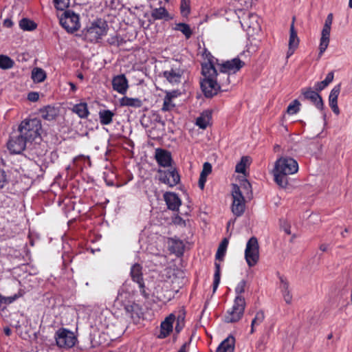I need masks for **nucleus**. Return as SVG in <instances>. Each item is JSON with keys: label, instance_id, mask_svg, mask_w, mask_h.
Returning a JSON list of instances; mask_svg holds the SVG:
<instances>
[{"label": "nucleus", "instance_id": "1", "mask_svg": "<svg viewBox=\"0 0 352 352\" xmlns=\"http://www.w3.org/2000/svg\"><path fill=\"white\" fill-rule=\"evenodd\" d=\"M208 56V62L201 64V74L204 78L201 80L200 85L204 96L211 98L218 94L222 87L228 84L221 78L217 80L218 73L212 62L213 57L210 53Z\"/></svg>", "mask_w": 352, "mask_h": 352}, {"label": "nucleus", "instance_id": "2", "mask_svg": "<svg viewBox=\"0 0 352 352\" xmlns=\"http://www.w3.org/2000/svg\"><path fill=\"white\" fill-rule=\"evenodd\" d=\"M298 170L297 162L291 157H280L275 163L274 176L275 182L282 188L288 184V175L296 173Z\"/></svg>", "mask_w": 352, "mask_h": 352}, {"label": "nucleus", "instance_id": "3", "mask_svg": "<svg viewBox=\"0 0 352 352\" xmlns=\"http://www.w3.org/2000/svg\"><path fill=\"white\" fill-rule=\"evenodd\" d=\"M41 129V122L38 118L25 119L19 126L18 131L26 141L32 143L36 138L40 137Z\"/></svg>", "mask_w": 352, "mask_h": 352}, {"label": "nucleus", "instance_id": "4", "mask_svg": "<svg viewBox=\"0 0 352 352\" xmlns=\"http://www.w3.org/2000/svg\"><path fill=\"white\" fill-rule=\"evenodd\" d=\"M107 32V24L101 19L93 22L91 25L84 30V35L86 40L96 43Z\"/></svg>", "mask_w": 352, "mask_h": 352}, {"label": "nucleus", "instance_id": "5", "mask_svg": "<svg viewBox=\"0 0 352 352\" xmlns=\"http://www.w3.org/2000/svg\"><path fill=\"white\" fill-rule=\"evenodd\" d=\"M245 305L244 297L242 296H236L232 308L228 310L225 316V322L234 323L239 321L243 316Z\"/></svg>", "mask_w": 352, "mask_h": 352}, {"label": "nucleus", "instance_id": "6", "mask_svg": "<svg viewBox=\"0 0 352 352\" xmlns=\"http://www.w3.org/2000/svg\"><path fill=\"white\" fill-rule=\"evenodd\" d=\"M232 197L231 210L236 217H241L245 210V200L240 187L237 184H232Z\"/></svg>", "mask_w": 352, "mask_h": 352}, {"label": "nucleus", "instance_id": "7", "mask_svg": "<svg viewBox=\"0 0 352 352\" xmlns=\"http://www.w3.org/2000/svg\"><path fill=\"white\" fill-rule=\"evenodd\" d=\"M54 338L56 345L63 349H70L75 345L76 342V338L74 333L65 328L58 329L55 333Z\"/></svg>", "mask_w": 352, "mask_h": 352}, {"label": "nucleus", "instance_id": "8", "mask_svg": "<svg viewBox=\"0 0 352 352\" xmlns=\"http://www.w3.org/2000/svg\"><path fill=\"white\" fill-rule=\"evenodd\" d=\"M245 258L249 267L254 266L259 260V245L255 236H252L246 244Z\"/></svg>", "mask_w": 352, "mask_h": 352}, {"label": "nucleus", "instance_id": "9", "mask_svg": "<svg viewBox=\"0 0 352 352\" xmlns=\"http://www.w3.org/2000/svg\"><path fill=\"white\" fill-rule=\"evenodd\" d=\"M60 23L68 32H74L80 28L79 16L73 11L65 10L60 18Z\"/></svg>", "mask_w": 352, "mask_h": 352}, {"label": "nucleus", "instance_id": "10", "mask_svg": "<svg viewBox=\"0 0 352 352\" xmlns=\"http://www.w3.org/2000/svg\"><path fill=\"white\" fill-rule=\"evenodd\" d=\"M245 63L239 58H234L220 65V72L226 78V82L230 83V74H235L239 71Z\"/></svg>", "mask_w": 352, "mask_h": 352}, {"label": "nucleus", "instance_id": "11", "mask_svg": "<svg viewBox=\"0 0 352 352\" xmlns=\"http://www.w3.org/2000/svg\"><path fill=\"white\" fill-rule=\"evenodd\" d=\"M28 143V141H26L24 137L17 131L10 137L7 146L12 153L19 154L25 149Z\"/></svg>", "mask_w": 352, "mask_h": 352}, {"label": "nucleus", "instance_id": "12", "mask_svg": "<svg viewBox=\"0 0 352 352\" xmlns=\"http://www.w3.org/2000/svg\"><path fill=\"white\" fill-rule=\"evenodd\" d=\"M130 276L133 282L138 284L141 294L146 298H149V294L146 292L143 278L142 266L139 263L133 264L131 267Z\"/></svg>", "mask_w": 352, "mask_h": 352}, {"label": "nucleus", "instance_id": "13", "mask_svg": "<svg viewBox=\"0 0 352 352\" xmlns=\"http://www.w3.org/2000/svg\"><path fill=\"white\" fill-rule=\"evenodd\" d=\"M333 21V14L330 13L328 14L324 25L323 26L322 33H321V38H320V46H319V54L318 56L319 58L321 57V56L323 54V53L327 50L329 43V36H330V32H331V25L332 24Z\"/></svg>", "mask_w": 352, "mask_h": 352}, {"label": "nucleus", "instance_id": "14", "mask_svg": "<svg viewBox=\"0 0 352 352\" xmlns=\"http://www.w3.org/2000/svg\"><path fill=\"white\" fill-rule=\"evenodd\" d=\"M129 294L127 292H119L116 299L114 301V306L118 308L122 307L125 312L133 317V314L138 307V305L130 301H126Z\"/></svg>", "mask_w": 352, "mask_h": 352}, {"label": "nucleus", "instance_id": "15", "mask_svg": "<svg viewBox=\"0 0 352 352\" xmlns=\"http://www.w3.org/2000/svg\"><path fill=\"white\" fill-rule=\"evenodd\" d=\"M258 20V16L257 14L248 12L243 14L240 23L244 30L248 31L252 29L254 31L260 28Z\"/></svg>", "mask_w": 352, "mask_h": 352}, {"label": "nucleus", "instance_id": "16", "mask_svg": "<svg viewBox=\"0 0 352 352\" xmlns=\"http://www.w3.org/2000/svg\"><path fill=\"white\" fill-rule=\"evenodd\" d=\"M159 173L162 174L160 180L170 187L176 186L180 181V176L175 168L164 171L160 170Z\"/></svg>", "mask_w": 352, "mask_h": 352}, {"label": "nucleus", "instance_id": "17", "mask_svg": "<svg viewBox=\"0 0 352 352\" xmlns=\"http://www.w3.org/2000/svg\"><path fill=\"white\" fill-rule=\"evenodd\" d=\"M183 74L184 70L176 65H173L170 69L163 72L162 74L163 77L173 85L179 83Z\"/></svg>", "mask_w": 352, "mask_h": 352}, {"label": "nucleus", "instance_id": "18", "mask_svg": "<svg viewBox=\"0 0 352 352\" xmlns=\"http://www.w3.org/2000/svg\"><path fill=\"white\" fill-rule=\"evenodd\" d=\"M301 94L305 99L310 100L318 109H323L322 98L317 91H313L311 88H305L301 90Z\"/></svg>", "mask_w": 352, "mask_h": 352}, {"label": "nucleus", "instance_id": "19", "mask_svg": "<svg viewBox=\"0 0 352 352\" xmlns=\"http://www.w3.org/2000/svg\"><path fill=\"white\" fill-rule=\"evenodd\" d=\"M164 199L167 205L168 209L173 211L179 210L182 201L176 193L166 192L164 194Z\"/></svg>", "mask_w": 352, "mask_h": 352}, {"label": "nucleus", "instance_id": "20", "mask_svg": "<svg viewBox=\"0 0 352 352\" xmlns=\"http://www.w3.org/2000/svg\"><path fill=\"white\" fill-rule=\"evenodd\" d=\"M155 159L158 164L163 167H168L171 165L172 157L169 151L157 148L155 151Z\"/></svg>", "mask_w": 352, "mask_h": 352}, {"label": "nucleus", "instance_id": "21", "mask_svg": "<svg viewBox=\"0 0 352 352\" xmlns=\"http://www.w3.org/2000/svg\"><path fill=\"white\" fill-rule=\"evenodd\" d=\"M112 86L115 91L124 94L128 89V80L124 74L115 76L112 80Z\"/></svg>", "mask_w": 352, "mask_h": 352}, {"label": "nucleus", "instance_id": "22", "mask_svg": "<svg viewBox=\"0 0 352 352\" xmlns=\"http://www.w3.org/2000/svg\"><path fill=\"white\" fill-rule=\"evenodd\" d=\"M341 84L336 85L329 94V103L333 113L336 115L340 113V109L338 106V98L340 92Z\"/></svg>", "mask_w": 352, "mask_h": 352}, {"label": "nucleus", "instance_id": "23", "mask_svg": "<svg viewBox=\"0 0 352 352\" xmlns=\"http://www.w3.org/2000/svg\"><path fill=\"white\" fill-rule=\"evenodd\" d=\"M175 320V315L171 314L166 318L164 321L161 323V331L159 336L160 338H164L167 337L173 331V324Z\"/></svg>", "mask_w": 352, "mask_h": 352}, {"label": "nucleus", "instance_id": "24", "mask_svg": "<svg viewBox=\"0 0 352 352\" xmlns=\"http://www.w3.org/2000/svg\"><path fill=\"white\" fill-rule=\"evenodd\" d=\"M151 17L153 21L156 20H164L169 21L171 19L168 12L164 7H160L158 8H154L151 10Z\"/></svg>", "mask_w": 352, "mask_h": 352}, {"label": "nucleus", "instance_id": "25", "mask_svg": "<svg viewBox=\"0 0 352 352\" xmlns=\"http://www.w3.org/2000/svg\"><path fill=\"white\" fill-rule=\"evenodd\" d=\"M235 339L230 336L217 347L216 352H234Z\"/></svg>", "mask_w": 352, "mask_h": 352}, {"label": "nucleus", "instance_id": "26", "mask_svg": "<svg viewBox=\"0 0 352 352\" xmlns=\"http://www.w3.org/2000/svg\"><path fill=\"white\" fill-rule=\"evenodd\" d=\"M279 279L280 281V288L283 293L284 300L287 304H290L292 300V296L289 289V283L283 276H280Z\"/></svg>", "mask_w": 352, "mask_h": 352}, {"label": "nucleus", "instance_id": "27", "mask_svg": "<svg viewBox=\"0 0 352 352\" xmlns=\"http://www.w3.org/2000/svg\"><path fill=\"white\" fill-rule=\"evenodd\" d=\"M98 116L102 125H109L113 122L115 113L109 109H101L98 113Z\"/></svg>", "mask_w": 352, "mask_h": 352}, {"label": "nucleus", "instance_id": "28", "mask_svg": "<svg viewBox=\"0 0 352 352\" xmlns=\"http://www.w3.org/2000/svg\"><path fill=\"white\" fill-rule=\"evenodd\" d=\"M40 113L43 119L47 120H53L58 116L57 109L51 106L45 107L43 109H40Z\"/></svg>", "mask_w": 352, "mask_h": 352}, {"label": "nucleus", "instance_id": "29", "mask_svg": "<svg viewBox=\"0 0 352 352\" xmlns=\"http://www.w3.org/2000/svg\"><path fill=\"white\" fill-rule=\"evenodd\" d=\"M212 113L210 111H204L196 120V124L201 129H205L210 123Z\"/></svg>", "mask_w": 352, "mask_h": 352}, {"label": "nucleus", "instance_id": "30", "mask_svg": "<svg viewBox=\"0 0 352 352\" xmlns=\"http://www.w3.org/2000/svg\"><path fill=\"white\" fill-rule=\"evenodd\" d=\"M72 111L76 113L80 118H87L89 114L86 102H80L74 105Z\"/></svg>", "mask_w": 352, "mask_h": 352}, {"label": "nucleus", "instance_id": "31", "mask_svg": "<svg viewBox=\"0 0 352 352\" xmlns=\"http://www.w3.org/2000/svg\"><path fill=\"white\" fill-rule=\"evenodd\" d=\"M120 103L121 106L131 107L135 108H139L142 105V102L139 98H129L127 96L122 98L120 100Z\"/></svg>", "mask_w": 352, "mask_h": 352}, {"label": "nucleus", "instance_id": "32", "mask_svg": "<svg viewBox=\"0 0 352 352\" xmlns=\"http://www.w3.org/2000/svg\"><path fill=\"white\" fill-rule=\"evenodd\" d=\"M184 244L181 240H172L170 250L177 256L183 255L184 252Z\"/></svg>", "mask_w": 352, "mask_h": 352}, {"label": "nucleus", "instance_id": "33", "mask_svg": "<svg viewBox=\"0 0 352 352\" xmlns=\"http://www.w3.org/2000/svg\"><path fill=\"white\" fill-rule=\"evenodd\" d=\"M31 77L34 82H41L45 80L46 73L43 69L35 67L32 71Z\"/></svg>", "mask_w": 352, "mask_h": 352}, {"label": "nucleus", "instance_id": "34", "mask_svg": "<svg viewBox=\"0 0 352 352\" xmlns=\"http://www.w3.org/2000/svg\"><path fill=\"white\" fill-rule=\"evenodd\" d=\"M228 243H229L228 239L227 238H224L221 241V243L219 244V245L218 247V249H217V253L215 255V258L217 260H219V261L223 260V258L225 256L226 250L228 248Z\"/></svg>", "mask_w": 352, "mask_h": 352}, {"label": "nucleus", "instance_id": "35", "mask_svg": "<svg viewBox=\"0 0 352 352\" xmlns=\"http://www.w3.org/2000/svg\"><path fill=\"white\" fill-rule=\"evenodd\" d=\"M334 74L333 72L327 74L325 79L322 81L318 82L315 85V89L317 91H321L327 87L333 80Z\"/></svg>", "mask_w": 352, "mask_h": 352}, {"label": "nucleus", "instance_id": "36", "mask_svg": "<svg viewBox=\"0 0 352 352\" xmlns=\"http://www.w3.org/2000/svg\"><path fill=\"white\" fill-rule=\"evenodd\" d=\"M295 17H293L292 23L290 25V34L289 39V46H294L298 47L299 44V39L297 36V32L294 28Z\"/></svg>", "mask_w": 352, "mask_h": 352}, {"label": "nucleus", "instance_id": "37", "mask_svg": "<svg viewBox=\"0 0 352 352\" xmlns=\"http://www.w3.org/2000/svg\"><path fill=\"white\" fill-rule=\"evenodd\" d=\"M19 27L24 31H32L37 27V24L28 18H23L19 21Z\"/></svg>", "mask_w": 352, "mask_h": 352}, {"label": "nucleus", "instance_id": "38", "mask_svg": "<svg viewBox=\"0 0 352 352\" xmlns=\"http://www.w3.org/2000/svg\"><path fill=\"white\" fill-rule=\"evenodd\" d=\"M14 61L6 55H0V68L2 69H9L13 67Z\"/></svg>", "mask_w": 352, "mask_h": 352}, {"label": "nucleus", "instance_id": "39", "mask_svg": "<svg viewBox=\"0 0 352 352\" xmlns=\"http://www.w3.org/2000/svg\"><path fill=\"white\" fill-rule=\"evenodd\" d=\"M175 30L182 32L186 38H189L192 34L189 25L184 23H177Z\"/></svg>", "mask_w": 352, "mask_h": 352}, {"label": "nucleus", "instance_id": "40", "mask_svg": "<svg viewBox=\"0 0 352 352\" xmlns=\"http://www.w3.org/2000/svg\"><path fill=\"white\" fill-rule=\"evenodd\" d=\"M265 314L263 311H259L256 314L255 317L254 318L251 323L250 333H253L254 332V327L261 324L263 322Z\"/></svg>", "mask_w": 352, "mask_h": 352}, {"label": "nucleus", "instance_id": "41", "mask_svg": "<svg viewBox=\"0 0 352 352\" xmlns=\"http://www.w3.org/2000/svg\"><path fill=\"white\" fill-rule=\"evenodd\" d=\"M215 272L214 274V281H213V292H215L220 283V277H221V268L220 263L215 262Z\"/></svg>", "mask_w": 352, "mask_h": 352}, {"label": "nucleus", "instance_id": "42", "mask_svg": "<svg viewBox=\"0 0 352 352\" xmlns=\"http://www.w3.org/2000/svg\"><path fill=\"white\" fill-rule=\"evenodd\" d=\"M107 42L111 45L120 47L126 43V40L124 39L120 35L116 34L114 36H110L108 38Z\"/></svg>", "mask_w": 352, "mask_h": 352}, {"label": "nucleus", "instance_id": "43", "mask_svg": "<svg viewBox=\"0 0 352 352\" xmlns=\"http://www.w3.org/2000/svg\"><path fill=\"white\" fill-rule=\"evenodd\" d=\"M180 11L184 16H186L190 13V0H181Z\"/></svg>", "mask_w": 352, "mask_h": 352}, {"label": "nucleus", "instance_id": "44", "mask_svg": "<svg viewBox=\"0 0 352 352\" xmlns=\"http://www.w3.org/2000/svg\"><path fill=\"white\" fill-rule=\"evenodd\" d=\"M248 162V157H242L241 161L237 163L235 167V171L239 173H244L245 171L246 163Z\"/></svg>", "mask_w": 352, "mask_h": 352}, {"label": "nucleus", "instance_id": "45", "mask_svg": "<svg viewBox=\"0 0 352 352\" xmlns=\"http://www.w3.org/2000/svg\"><path fill=\"white\" fill-rule=\"evenodd\" d=\"M300 105L298 100H294L292 103L289 104L287 108V112L289 114H294L298 112L299 106Z\"/></svg>", "mask_w": 352, "mask_h": 352}, {"label": "nucleus", "instance_id": "46", "mask_svg": "<svg viewBox=\"0 0 352 352\" xmlns=\"http://www.w3.org/2000/svg\"><path fill=\"white\" fill-rule=\"evenodd\" d=\"M54 6L60 10H65L69 6L70 0H54Z\"/></svg>", "mask_w": 352, "mask_h": 352}, {"label": "nucleus", "instance_id": "47", "mask_svg": "<svg viewBox=\"0 0 352 352\" xmlns=\"http://www.w3.org/2000/svg\"><path fill=\"white\" fill-rule=\"evenodd\" d=\"M246 281L245 280H241L235 288L236 296H241V294L245 291Z\"/></svg>", "mask_w": 352, "mask_h": 352}, {"label": "nucleus", "instance_id": "48", "mask_svg": "<svg viewBox=\"0 0 352 352\" xmlns=\"http://www.w3.org/2000/svg\"><path fill=\"white\" fill-rule=\"evenodd\" d=\"M184 317L179 316L177 318V323L175 324V330L176 333H179L184 327Z\"/></svg>", "mask_w": 352, "mask_h": 352}, {"label": "nucleus", "instance_id": "49", "mask_svg": "<svg viewBox=\"0 0 352 352\" xmlns=\"http://www.w3.org/2000/svg\"><path fill=\"white\" fill-rule=\"evenodd\" d=\"M8 178L6 172L0 168V189L3 188L8 184Z\"/></svg>", "mask_w": 352, "mask_h": 352}, {"label": "nucleus", "instance_id": "50", "mask_svg": "<svg viewBox=\"0 0 352 352\" xmlns=\"http://www.w3.org/2000/svg\"><path fill=\"white\" fill-rule=\"evenodd\" d=\"M18 298L17 295H14L12 296L3 297L0 294V302L5 304H10L13 302Z\"/></svg>", "mask_w": 352, "mask_h": 352}, {"label": "nucleus", "instance_id": "51", "mask_svg": "<svg viewBox=\"0 0 352 352\" xmlns=\"http://www.w3.org/2000/svg\"><path fill=\"white\" fill-rule=\"evenodd\" d=\"M212 172V165L209 162H205L201 175L208 176Z\"/></svg>", "mask_w": 352, "mask_h": 352}, {"label": "nucleus", "instance_id": "52", "mask_svg": "<svg viewBox=\"0 0 352 352\" xmlns=\"http://www.w3.org/2000/svg\"><path fill=\"white\" fill-rule=\"evenodd\" d=\"M170 106L171 107H174V105L171 104L170 97L165 96L164 99V104H163L162 110L163 111H168V110H170Z\"/></svg>", "mask_w": 352, "mask_h": 352}, {"label": "nucleus", "instance_id": "53", "mask_svg": "<svg viewBox=\"0 0 352 352\" xmlns=\"http://www.w3.org/2000/svg\"><path fill=\"white\" fill-rule=\"evenodd\" d=\"M39 98V95L37 92L32 91L28 95V99L31 102H36Z\"/></svg>", "mask_w": 352, "mask_h": 352}, {"label": "nucleus", "instance_id": "54", "mask_svg": "<svg viewBox=\"0 0 352 352\" xmlns=\"http://www.w3.org/2000/svg\"><path fill=\"white\" fill-rule=\"evenodd\" d=\"M206 179H207V176L202 175L200 174L198 186L201 190H203L204 188L205 184L206 182Z\"/></svg>", "mask_w": 352, "mask_h": 352}, {"label": "nucleus", "instance_id": "55", "mask_svg": "<svg viewBox=\"0 0 352 352\" xmlns=\"http://www.w3.org/2000/svg\"><path fill=\"white\" fill-rule=\"evenodd\" d=\"M3 25L6 28H11L13 25V22L10 19H6L3 21Z\"/></svg>", "mask_w": 352, "mask_h": 352}, {"label": "nucleus", "instance_id": "56", "mask_svg": "<svg viewBox=\"0 0 352 352\" xmlns=\"http://www.w3.org/2000/svg\"><path fill=\"white\" fill-rule=\"evenodd\" d=\"M296 48L297 47H294V46H289V49L287 52V58H289L290 56H292L294 54V52Z\"/></svg>", "mask_w": 352, "mask_h": 352}, {"label": "nucleus", "instance_id": "57", "mask_svg": "<svg viewBox=\"0 0 352 352\" xmlns=\"http://www.w3.org/2000/svg\"><path fill=\"white\" fill-rule=\"evenodd\" d=\"M3 332L8 336H10L11 333H12L11 329L9 327H4Z\"/></svg>", "mask_w": 352, "mask_h": 352}, {"label": "nucleus", "instance_id": "58", "mask_svg": "<svg viewBox=\"0 0 352 352\" xmlns=\"http://www.w3.org/2000/svg\"><path fill=\"white\" fill-rule=\"evenodd\" d=\"M283 230L285 232V233H287V234H291L290 226L289 225H285L283 227Z\"/></svg>", "mask_w": 352, "mask_h": 352}, {"label": "nucleus", "instance_id": "59", "mask_svg": "<svg viewBox=\"0 0 352 352\" xmlns=\"http://www.w3.org/2000/svg\"><path fill=\"white\" fill-rule=\"evenodd\" d=\"M69 86H70V87H71V90H72L73 92H75V91H76V89H77L76 86L75 85V84H74V83H73V82H69Z\"/></svg>", "mask_w": 352, "mask_h": 352}, {"label": "nucleus", "instance_id": "60", "mask_svg": "<svg viewBox=\"0 0 352 352\" xmlns=\"http://www.w3.org/2000/svg\"><path fill=\"white\" fill-rule=\"evenodd\" d=\"M320 250L322 252H326L327 250V245L321 244L319 247Z\"/></svg>", "mask_w": 352, "mask_h": 352}, {"label": "nucleus", "instance_id": "61", "mask_svg": "<svg viewBox=\"0 0 352 352\" xmlns=\"http://www.w3.org/2000/svg\"><path fill=\"white\" fill-rule=\"evenodd\" d=\"M220 78L221 79V80L223 82H226V78H223V76H222V74L219 72V74H218V76H217V80H219Z\"/></svg>", "mask_w": 352, "mask_h": 352}, {"label": "nucleus", "instance_id": "62", "mask_svg": "<svg viewBox=\"0 0 352 352\" xmlns=\"http://www.w3.org/2000/svg\"><path fill=\"white\" fill-rule=\"evenodd\" d=\"M165 96L170 97V100L172 101L173 98H174L175 96V95L173 94V93L168 92Z\"/></svg>", "mask_w": 352, "mask_h": 352}, {"label": "nucleus", "instance_id": "63", "mask_svg": "<svg viewBox=\"0 0 352 352\" xmlns=\"http://www.w3.org/2000/svg\"><path fill=\"white\" fill-rule=\"evenodd\" d=\"M244 186L245 188H250L251 186L250 184L247 181L245 182Z\"/></svg>", "mask_w": 352, "mask_h": 352}, {"label": "nucleus", "instance_id": "64", "mask_svg": "<svg viewBox=\"0 0 352 352\" xmlns=\"http://www.w3.org/2000/svg\"><path fill=\"white\" fill-rule=\"evenodd\" d=\"M349 7L350 8H352V0H349Z\"/></svg>", "mask_w": 352, "mask_h": 352}]
</instances>
